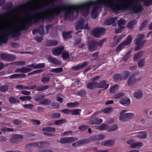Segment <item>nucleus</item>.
<instances>
[{"label": "nucleus", "instance_id": "nucleus-1", "mask_svg": "<svg viewBox=\"0 0 152 152\" xmlns=\"http://www.w3.org/2000/svg\"><path fill=\"white\" fill-rule=\"evenodd\" d=\"M57 1L39 0L31 2V14L34 19L37 20L48 18L64 11V19L73 20L78 13L83 15L88 14L91 7L92 8L91 17L95 19L99 15L98 10L103 6L110 8L115 12L130 7L133 12L137 13L142 10L141 2L146 6L150 5V0H96L78 5L54 6Z\"/></svg>", "mask_w": 152, "mask_h": 152}, {"label": "nucleus", "instance_id": "nucleus-2", "mask_svg": "<svg viewBox=\"0 0 152 152\" xmlns=\"http://www.w3.org/2000/svg\"><path fill=\"white\" fill-rule=\"evenodd\" d=\"M23 6L18 7L19 12L23 13L20 18L14 19L11 14L7 13L0 19V42H4L7 36H18L19 30L25 29L30 23V13Z\"/></svg>", "mask_w": 152, "mask_h": 152}, {"label": "nucleus", "instance_id": "nucleus-3", "mask_svg": "<svg viewBox=\"0 0 152 152\" xmlns=\"http://www.w3.org/2000/svg\"><path fill=\"white\" fill-rule=\"evenodd\" d=\"M127 110H123L120 113L119 119L122 121H125L127 119H131L135 117L134 114L132 113H126Z\"/></svg>", "mask_w": 152, "mask_h": 152}, {"label": "nucleus", "instance_id": "nucleus-4", "mask_svg": "<svg viewBox=\"0 0 152 152\" xmlns=\"http://www.w3.org/2000/svg\"><path fill=\"white\" fill-rule=\"evenodd\" d=\"M145 37V36L142 34H140L137 35L135 40V44L137 45L135 48V50L140 49L146 42V40L143 39Z\"/></svg>", "mask_w": 152, "mask_h": 152}, {"label": "nucleus", "instance_id": "nucleus-5", "mask_svg": "<svg viewBox=\"0 0 152 152\" xmlns=\"http://www.w3.org/2000/svg\"><path fill=\"white\" fill-rule=\"evenodd\" d=\"M132 38L130 35L127 38L126 40L123 42L117 47L116 48V51L119 52L124 48L125 47L131 44L132 40Z\"/></svg>", "mask_w": 152, "mask_h": 152}, {"label": "nucleus", "instance_id": "nucleus-6", "mask_svg": "<svg viewBox=\"0 0 152 152\" xmlns=\"http://www.w3.org/2000/svg\"><path fill=\"white\" fill-rule=\"evenodd\" d=\"M77 30L78 29H87L88 28V23L87 21L81 18L77 23L76 25Z\"/></svg>", "mask_w": 152, "mask_h": 152}, {"label": "nucleus", "instance_id": "nucleus-7", "mask_svg": "<svg viewBox=\"0 0 152 152\" xmlns=\"http://www.w3.org/2000/svg\"><path fill=\"white\" fill-rule=\"evenodd\" d=\"M105 29L102 28H97L93 29L92 31V35L96 37H99L102 34L104 33Z\"/></svg>", "mask_w": 152, "mask_h": 152}, {"label": "nucleus", "instance_id": "nucleus-8", "mask_svg": "<svg viewBox=\"0 0 152 152\" xmlns=\"http://www.w3.org/2000/svg\"><path fill=\"white\" fill-rule=\"evenodd\" d=\"M77 140V138L76 137H64L60 139L59 142L61 143H65L71 142Z\"/></svg>", "mask_w": 152, "mask_h": 152}, {"label": "nucleus", "instance_id": "nucleus-9", "mask_svg": "<svg viewBox=\"0 0 152 152\" xmlns=\"http://www.w3.org/2000/svg\"><path fill=\"white\" fill-rule=\"evenodd\" d=\"M126 23V21L124 19H120L118 21V26L119 30H116V32L117 33L121 32L123 29H124L125 27L123 26Z\"/></svg>", "mask_w": 152, "mask_h": 152}, {"label": "nucleus", "instance_id": "nucleus-10", "mask_svg": "<svg viewBox=\"0 0 152 152\" xmlns=\"http://www.w3.org/2000/svg\"><path fill=\"white\" fill-rule=\"evenodd\" d=\"M119 102L122 105L126 106H129L131 104L130 99L127 97L120 99Z\"/></svg>", "mask_w": 152, "mask_h": 152}, {"label": "nucleus", "instance_id": "nucleus-11", "mask_svg": "<svg viewBox=\"0 0 152 152\" xmlns=\"http://www.w3.org/2000/svg\"><path fill=\"white\" fill-rule=\"evenodd\" d=\"M138 80V79L135 78L134 75H131L127 82L128 85L129 86H132L134 85L136 82Z\"/></svg>", "mask_w": 152, "mask_h": 152}, {"label": "nucleus", "instance_id": "nucleus-12", "mask_svg": "<svg viewBox=\"0 0 152 152\" xmlns=\"http://www.w3.org/2000/svg\"><path fill=\"white\" fill-rule=\"evenodd\" d=\"M97 88H102L103 90H105L108 88L109 86V85L106 83L105 81H103L99 83H98Z\"/></svg>", "mask_w": 152, "mask_h": 152}, {"label": "nucleus", "instance_id": "nucleus-13", "mask_svg": "<svg viewBox=\"0 0 152 152\" xmlns=\"http://www.w3.org/2000/svg\"><path fill=\"white\" fill-rule=\"evenodd\" d=\"M147 136V133L145 132H141L136 133L133 137L143 139L146 138Z\"/></svg>", "mask_w": 152, "mask_h": 152}, {"label": "nucleus", "instance_id": "nucleus-14", "mask_svg": "<svg viewBox=\"0 0 152 152\" xmlns=\"http://www.w3.org/2000/svg\"><path fill=\"white\" fill-rule=\"evenodd\" d=\"M89 141L87 140H84L72 144V145L74 147L78 146L88 143Z\"/></svg>", "mask_w": 152, "mask_h": 152}, {"label": "nucleus", "instance_id": "nucleus-15", "mask_svg": "<svg viewBox=\"0 0 152 152\" xmlns=\"http://www.w3.org/2000/svg\"><path fill=\"white\" fill-rule=\"evenodd\" d=\"M63 49L64 48L62 47L56 48L53 50L52 52L54 55L58 56L61 54Z\"/></svg>", "mask_w": 152, "mask_h": 152}, {"label": "nucleus", "instance_id": "nucleus-16", "mask_svg": "<svg viewBox=\"0 0 152 152\" xmlns=\"http://www.w3.org/2000/svg\"><path fill=\"white\" fill-rule=\"evenodd\" d=\"M96 42L95 41L93 40L89 45L88 48L91 51H94L96 49Z\"/></svg>", "mask_w": 152, "mask_h": 152}, {"label": "nucleus", "instance_id": "nucleus-17", "mask_svg": "<svg viewBox=\"0 0 152 152\" xmlns=\"http://www.w3.org/2000/svg\"><path fill=\"white\" fill-rule=\"evenodd\" d=\"M50 145L49 143L45 142H37L35 143H33L32 145L35 147H46Z\"/></svg>", "mask_w": 152, "mask_h": 152}, {"label": "nucleus", "instance_id": "nucleus-18", "mask_svg": "<svg viewBox=\"0 0 152 152\" xmlns=\"http://www.w3.org/2000/svg\"><path fill=\"white\" fill-rule=\"evenodd\" d=\"M113 109L111 108H106L103 109L101 111L96 112L94 114V115H96L99 113L101 112H104L106 114H108L111 113L113 111Z\"/></svg>", "mask_w": 152, "mask_h": 152}, {"label": "nucleus", "instance_id": "nucleus-19", "mask_svg": "<svg viewBox=\"0 0 152 152\" xmlns=\"http://www.w3.org/2000/svg\"><path fill=\"white\" fill-rule=\"evenodd\" d=\"M134 96L137 99H141L143 96L142 91L141 90L136 91L134 93Z\"/></svg>", "mask_w": 152, "mask_h": 152}, {"label": "nucleus", "instance_id": "nucleus-20", "mask_svg": "<svg viewBox=\"0 0 152 152\" xmlns=\"http://www.w3.org/2000/svg\"><path fill=\"white\" fill-rule=\"evenodd\" d=\"M98 83L96 82H94L90 83L87 85V88L93 89L94 88H97Z\"/></svg>", "mask_w": 152, "mask_h": 152}, {"label": "nucleus", "instance_id": "nucleus-21", "mask_svg": "<svg viewBox=\"0 0 152 152\" xmlns=\"http://www.w3.org/2000/svg\"><path fill=\"white\" fill-rule=\"evenodd\" d=\"M31 70V68L28 67H22L17 69V72L20 73H26L28 72Z\"/></svg>", "mask_w": 152, "mask_h": 152}, {"label": "nucleus", "instance_id": "nucleus-22", "mask_svg": "<svg viewBox=\"0 0 152 152\" xmlns=\"http://www.w3.org/2000/svg\"><path fill=\"white\" fill-rule=\"evenodd\" d=\"M114 143V141L113 140H107L102 142V145L106 146H108L113 145Z\"/></svg>", "mask_w": 152, "mask_h": 152}, {"label": "nucleus", "instance_id": "nucleus-23", "mask_svg": "<svg viewBox=\"0 0 152 152\" xmlns=\"http://www.w3.org/2000/svg\"><path fill=\"white\" fill-rule=\"evenodd\" d=\"M87 64L86 62H83L81 64H78L77 66L73 67V69L76 70H78L82 69Z\"/></svg>", "mask_w": 152, "mask_h": 152}, {"label": "nucleus", "instance_id": "nucleus-24", "mask_svg": "<svg viewBox=\"0 0 152 152\" xmlns=\"http://www.w3.org/2000/svg\"><path fill=\"white\" fill-rule=\"evenodd\" d=\"M25 75L23 74H15L10 76V77L11 78L16 79L20 77H25Z\"/></svg>", "mask_w": 152, "mask_h": 152}, {"label": "nucleus", "instance_id": "nucleus-25", "mask_svg": "<svg viewBox=\"0 0 152 152\" xmlns=\"http://www.w3.org/2000/svg\"><path fill=\"white\" fill-rule=\"evenodd\" d=\"M119 88V86L117 85H115L110 87V92L111 93H114L117 91Z\"/></svg>", "mask_w": 152, "mask_h": 152}, {"label": "nucleus", "instance_id": "nucleus-26", "mask_svg": "<svg viewBox=\"0 0 152 152\" xmlns=\"http://www.w3.org/2000/svg\"><path fill=\"white\" fill-rule=\"evenodd\" d=\"M143 143L142 142H135L134 145H132V148H139L140 147L143 146Z\"/></svg>", "mask_w": 152, "mask_h": 152}, {"label": "nucleus", "instance_id": "nucleus-27", "mask_svg": "<svg viewBox=\"0 0 152 152\" xmlns=\"http://www.w3.org/2000/svg\"><path fill=\"white\" fill-rule=\"evenodd\" d=\"M96 129H98L100 130H103L107 129L108 128V127L105 124H102L100 126H96Z\"/></svg>", "mask_w": 152, "mask_h": 152}, {"label": "nucleus", "instance_id": "nucleus-28", "mask_svg": "<svg viewBox=\"0 0 152 152\" xmlns=\"http://www.w3.org/2000/svg\"><path fill=\"white\" fill-rule=\"evenodd\" d=\"M71 32H64L63 33V36L65 40L71 37L70 33Z\"/></svg>", "mask_w": 152, "mask_h": 152}, {"label": "nucleus", "instance_id": "nucleus-29", "mask_svg": "<svg viewBox=\"0 0 152 152\" xmlns=\"http://www.w3.org/2000/svg\"><path fill=\"white\" fill-rule=\"evenodd\" d=\"M143 55V52H140L135 54L134 57V60L135 61H137L138 59L141 57Z\"/></svg>", "mask_w": 152, "mask_h": 152}, {"label": "nucleus", "instance_id": "nucleus-30", "mask_svg": "<svg viewBox=\"0 0 152 152\" xmlns=\"http://www.w3.org/2000/svg\"><path fill=\"white\" fill-rule=\"evenodd\" d=\"M125 94L122 92H119L115 94L113 97V98L115 99H118L120 97L124 96Z\"/></svg>", "mask_w": 152, "mask_h": 152}, {"label": "nucleus", "instance_id": "nucleus-31", "mask_svg": "<svg viewBox=\"0 0 152 152\" xmlns=\"http://www.w3.org/2000/svg\"><path fill=\"white\" fill-rule=\"evenodd\" d=\"M122 37L120 35H116L114 37V42L116 44L122 39Z\"/></svg>", "mask_w": 152, "mask_h": 152}, {"label": "nucleus", "instance_id": "nucleus-32", "mask_svg": "<svg viewBox=\"0 0 152 152\" xmlns=\"http://www.w3.org/2000/svg\"><path fill=\"white\" fill-rule=\"evenodd\" d=\"M66 122V120L65 119H60L55 121L54 122L55 124L57 125H61Z\"/></svg>", "mask_w": 152, "mask_h": 152}, {"label": "nucleus", "instance_id": "nucleus-33", "mask_svg": "<svg viewBox=\"0 0 152 152\" xmlns=\"http://www.w3.org/2000/svg\"><path fill=\"white\" fill-rule=\"evenodd\" d=\"M117 19V18L116 17L110 18L106 21L105 24L106 25H110Z\"/></svg>", "mask_w": 152, "mask_h": 152}, {"label": "nucleus", "instance_id": "nucleus-34", "mask_svg": "<svg viewBox=\"0 0 152 152\" xmlns=\"http://www.w3.org/2000/svg\"><path fill=\"white\" fill-rule=\"evenodd\" d=\"M145 64V59H142L138 62V65L140 68L143 67Z\"/></svg>", "mask_w": 152, "mask_h": 152}, {"label": "nucleus", "instance_id": "nucleus-35", "mask_svg": "<svg viewBox=\"0 0 152 152\" xmlns=\"http://www.w3.org/2000/svg\"><path fill=\"white\" fill-rule=\"evenodd\" d=\"M9 101L11 104H14L16 103H19L20 101L13 97H10L9 98Z\"/></svg>", "mask_w": 152, "mask_h": 152}, {"label": "nucleus", "instance_id": "nucleus-36", "mask_svg": "<svg viewBox=\"0 0 152 152\" xmlns=\"http://www.w3.org/2000/svg\"><path fill=\"white\" fill-rule=\"evenodd\" d=\"M42 131L49 132H53L55 131V129L54 128L51 127H47L43 128Z\"/></svg>", "mask_w": 152, "mask_h": 152}, {"label": "nucleus", "instance_id": "nucleus-37", "mask_svg": "<svg viewBox=\"0 0 152 152\" xmlns=\"http://www.w3.org/2000/svg\"><path fill=\"white\" fill-rule=\"evenodd\" d=\"M102 121V120L99 118L95 119L92 123H90L91 124H99L101 123Z\"/></svg>", "mask_w": 152, "mask_h": 152}, {"label": "nucleus", "instance_id": "nucleus-38", "mask_svg": "<svg viewBox=\"0 0 152 152\" xmlns=\"http://www.w3.org/2000/svg\"><path fill=\"white\" fill-rule=\"evenodd\" d=\"M105 136L104 135L100 134L95 135L94 136V139L96 140H100L104 139Z\"/></svg>", "mask_w": 152, "mask_h": 152}, {"label": "nucleus", "instance_id": "nucleus-39", "mask_svg": "<svg viewBox=\"0 0 152 152\" xmlns=\"http://www.w3.org/2000/svg\"><path fill=\"white\" fill-rule=\"evenodd\" d=\"M81 111L80 109H75L71 110V113L72 115H76L79 114Z\"/></svg>", "mask_w": 152, "mask_h": 152}, {"label": "nucleus", "instance_id": "nucleus-40", "mask_svg": "<svg viewBox=\"0 0 152 152\" xmlns=\"http://www.w3.org/2000/svg\"><path fill=\"white\" fill-rule=\"evenodd\" d=\"M78 104L77 102L69 103H67L66 105L69 107H76Z\"/></svg>", "mask_w": 152, "mask_h": 152}, {"label": "nucleus", "instance_id": "nucleus-41", "mask_svg": "<svg viewBox=\"0 0 152 152\" xmlns=\"http://www.w3.org/2000/svg\"><path fill=\"white\" fill-rule=\"evenodd\" d=\"M136 23L137 21L136 20L131 21L128 24V27L129 28H132L134 26L136 25Z\"/></svg>", "mask_w": 152, "mask_h": 152}, {"label": "nucleus", "instance_id": "nucleus-42", "mask_svg": "<svg viewBox=\"0 0 152 152\" xmlns=\"http://www.w3.org/2000/svg\"><path fill=\"white\" fill-rule=\"evenodd\" d=\"M19 99L24 101H29L31 100V98L29 96H27L20 97L19 98Z\"/></svg>", "mask_w": 152, "mask_h": 152}, {"label": "nucleus", "instance_id": "nucleus-43", "mask_svg": "<svg viewBox=\"0 0 152 152\" xmlns=\"http://www.w3.org/2000/svg\"><path fill=\"white\" fill-rule=\"evenodd\" d=\"M63 70L62 68H58L54 69L51 70V72H52L59 73L62 72Z\"/></svg>", "mask_w": 152, "mask_h": 152}, {"label": "nucleus", "instance_id": "nucleus-44", "mask_svg": "<svg viewBox=\"0 0 152 152\" xmlns=\"http://www.w3.org/2000/svg\"><path fill=\"white\" fill-rule=\"evenodd\" d=\"M62 58L63 59H66L69 58V55L68 52H64L62 53Z\"/></svg>", "mask_w": 152, "mask_h": 152}, {"label": "nucleus", "instance_id": "nucleus-45", "mask_svg": "<svg viewBox=\"0 0 152 152\" xmlns=\"http://www.w3.org/2000/svg\"><path fill=\"white\" fill-rule=\"evenodd\" d=\"M135 142L134 140L132 139H130L127 141V143L130 145V147L132 148V145H134Z\"/></svg>", "mask_w": 152, "mask_h": 152}, {"label": "nucleus", "instance_id": "nucleus-46", "mask_svg": "<svg viewBox=\"0 0 152 152\" xmlns=\"http://www.w3.org/2000/svg\"><path fill=\"white\" fill-rule=\"evenodd\" d=\"M61 115L58 113H55L52 114L51 117L53 118H57L60 117Z\"/></svg>", "mask_w": 152, "mask_h": 152}, {"label": "nucleus", "instance_id": "nucleus-47", "mask_svg": "<svg viewBox=\"0 0 152 152\" xmlns=\"http://www.w3.org/2000/svg\"><path fill=\"white\" fill-rule=\"evenodd\" d=\"M42 72V70H37L34 71L28 74V75L41 73Z\"/></svg>", "mask_w": 152, "mask_h": 152}, {"label": "nucleus", "instance_id": "nucleus-48", "mask_svg": "<svg viewBox=\"0 0 152 152\" xmlns=\"http://www.w3.org/2000/svg\"><path fill=\"white\" fill-rule=\"evenodd\" d=\"M58 42L56 40L49 41H48L49 45L53 46L56 45L58 44Z\"/></svg>", "mask_w": 152, "mask_h": 152}, {"label": "nucleus", "instance_id": "nucleus-49", "mask_svg": "<svg viewBox=\"0 0 152 152\" xmlns=\"http://www.w3.org/2000/svg\"><path fill=\"white\" fill-rule=\"evenodd\" d=\"M40 103L45 105H48L50 103L49 100L45 99L39 102Z\"/></svg>", "mask_w": 152, "mask_h": 152}, {"label": "nucleus", "instance_id": "nucleus-50", "mask_svg": "<svg viewBox=\"0 0 152 152\" xmlns=\"http://www.w3.org/2000/svg\"><path fill=\"white\" fill-rule=\"evenodd\" d=\"M1 129L2 131L4 132H11L13 131V129L7 127L1 128Z\"/></svg>", "mask_w": 152, "mask_h": 152}, {"label": "nucleus", "instance_id": "nucleus-51", "mask_svg": "<svg viewBox=\"0 0 152 152\" xmlns=\"http://www.w3.org/2000/svg\"><path fill=\"white\" fill-rule=\"evenodd\" d=\"M50 79V77H44L42 78V83H45L49 81Z\"/></svg>", "mask_w": 152, "mask_h": 152}, {"label": "nucleus", "instance_id": "nucleus-52", "mask_svg": "<svg viewBox=\"0 0 152 152\" xmlns=\"http://www.w3.org/2000/svg\"><path fill=\"white\" fill-rule=\"evenodd\" d=\"M23 106L25 108L31 109L33 108V106L31 104H24L23 105Z\"/></svg>", "mask_w": 152, "mask_h": 152}, {"label": "nucleus", "instance_id": "nucleus-53", "mask_svg": "<svg viewBox=\"0 0 152 152\" xmlns=\"http://www.w3.org/2000/svg\"><path fill=\"white\" fill-rule=\"evenodd\" d=\"M113 78L115 80L117 81L121 79V77L120 75L117 74L113 76Z\"/></svg>", "mask_w": 152, "mask_h": 152}, {"label": "nucleus", "instance_id": "nucleus-54", "mask_svg": "<svg viewBox=\"0 0 152 152\" xmlns=\"http://www.w3.org/2000/svg\"><path fill=\"white\" fill-rule=\"evenodd\" d=\"M48 86H41L38 88L37 90L38 91H41L48 88Z\"/></svg>", "mask_w": 152, "mask_h": 152}, {"label": "nucleus", "instance_id": "nucleus-55", "mask_svg": "<svg viewBox=\"0 0 152 152\" xmlns=\"http://www.w3.org/2000/svg\"><path fill=\"white\" fill-rule=\"evenodd\" d=\"M8 89V87L7 86H2L1 87L0 90L2 91H5Z\"/></svg>", "mask_w": 152, "mask_h": 152}, {"label": "nucleus", "instance_id": "nucleus-56", "mask_svg": "<svg viewBox=\"0 0 152 152\" xmlns=\"http://www.w3.org/2000/svg\"><path fill=\"white\" fill-rule=\"evenodd\" d=\"M64 113L66 114H68L71 113V110L68 109H65L61 111Z\"/></svg>", "mask_w": 152, "mask_h": 152}, {"label": "nucleus", "instance_id": "nucleus-57", "mask_svg": "<svg viewBox=\"0 0 152 152\" xmlns=\"http://www.w3.org/2000/svg\"><path fill=\"white\" fill-rule=\"evenodd\" d=\"M27 67H31L34 69H37V64H31L30 65L27 66Z\"/></svg>", "mask_w": 152, "mask_h": 152}, {"label": "nucleus", "instance_id": "nucleus-58", "mask_svg": "<svg viewBox=\"0 0 152 152\" xmlns=\"http://www.w3.org/2000/svg\"><path fill=\"white\" fill-rule=\"evenodd\" d=\"M131 54V53L130 52H129L128 53L126 54V55L123 58V59L124 61H126L127 60L128 58L130 57V55Z\"/></svg>", "mask_w": 152, "mask_h": 152}, {"label": "nucleus", "instance_id": "nucleus-59", "mask_svg": "<svg viewBox=\"0 0 152 152\" xmlns=\"http://www.w3.org/2000/svg\"><path fill=\"white\" fill-rule=\"evenodd\" d=\"M118 128V127L117 125H115L112 126L110 129V131H113L116 130Z\"/></svg>", "mask_w": 152, "mask_h": 152}, {"label": "nucleus", "instance_id": "nucleus-60", "mask_svg": "<svg viewBox=\"0 0 152 152\" xmlns=\"http://www.w3.org/2000/svg\"><path fill=\"white\" fill-rule=\"evenodd\" d=\"M37 64V69L42 68L45 66V64L44 63H40Z\"/></svg>", "mask_w": 152, "mask_h": 152}, {"label": "nucleus", "instance_id": "nucleus-61", "mask_svg": "<svg viewBox=\"0 0 152 152\" xmlns=\"http://www.w3.org/2000/svg\"><path fill=\"white\" fill-rule=\"evenodd\" d=\"M16 88L18 89L21 90L26 89L27 88L26 87L23 86L21 85H18L16 87Z\"/></svg>", "mask_w": 152, "mask_h": 152}, {"label": "nucleus", "instance_id": "nucleus-62", "mask_svg": "<svg viewBox=\"0 0 152 152\" xmlns=\"http://www.w3.org/2000/svg\"><path fill=\"white\" fill-rule=\"evenodd\" d=\"M87 128V126L85 125H83L79 126L78 129L81 131H83L86 129Z\"/></svg>", "mask_w": 152, "mask_h": 152}, {"label": "nucleus", "instance_id": "nucleus-63", "mask_svg": "<svg viewBox=\"0 0 152 152\" xmlns=\"http://www.w3.org/2000/svg\"><path fill=\"white\" fill-rule=\"evenodd\" d=\"M25 64V62L24 61H18L16 63V64L17 65H22Z\"/></svg>", "mask_w": 152, "mask_h": 152}, {"label": "nucleus", "instance_id": "nucleus-64", "mask_svg": "<svg viewBox=\"0 0 152 152\" xmlns=\"http://www.w3.org/2000/svg\"><path fill=\"white\" fill-rule=\"evenodd\" d=\"M77 94L79 96H83L85 94V92L84 91H80L78 92Z\"/></svg>", "mask_w": 152, "mask_h": 152}]
</instances>
